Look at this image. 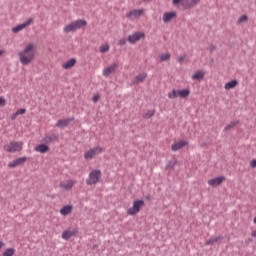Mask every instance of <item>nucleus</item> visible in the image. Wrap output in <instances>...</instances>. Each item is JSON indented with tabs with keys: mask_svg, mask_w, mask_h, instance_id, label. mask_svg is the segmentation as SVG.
Listing matches in <instances>:
<instances>
[{
	"mask_svg": "<svg viewBox=\"0 0 256 256\" xmlns=\"http://www.w3.org/2000/svg\"><path fill=\"white\" fill-rule=\"evenodd\" d=\"M35 57H37V51L34 43H28L24 49L18 52V60L23 67L31 65L35 61Z\"/></svg>",
	"mask_w": 256,
	"mask_h": 256,
	"instance_id": "f257e3e1",
	"label": "nucleus"
},
{
	"mask_svg": "<svg viewBox=\"0 0 256 256\" xmlns=\"http://www.w3.org/2000/svg\"><path fill=\"white\" fill-rule=\"evenodd\" d=\"M145 207V200L136 199L132 203V207L128 208L126 213L127 215L133 217V215H137L140 213L141 209Z\"/></svg>",
	"mask_w": 256,
	"mask_h": 256,
	"instance_id": "f03ea898",
	"label": "nucleus"
},
{
	"mask_svg": "<svg viewBox=\"0 0 256 256\" xmlns=\"http://www.w3.org/2000/svg\"><path fill=\"white\" fill-rule=\"evenodd\" d=\"M103 151H105V148L101 146L90 148L89 150H86L84 152V159H86L87 161H90L91 159H95V157H97L98 155H101Z\"/></svg>",
	"mask_w": 256,
	"mask_h": 256,
	"instance_id": "7ed1b4c3",
	"label": "nucleus"
},
{
	"mask_svg": "<svg viewBox=\"0 0 256 256\" xmlns=\"http://www.w3.org/2000/svg\"><path fill=\"white\" fill-rule=\"evenodd\" d=\"M7 153H19L23 151V142L12 141L3 147Z\"/></svg>",
	"mask_w": 256,
	"mask_h": 256,
	"instance_id": "20e7f679",
	"label": "nucleus"
},
{
	"mask_svg": "<svg viewBox=\"0 0 256 256\" xmlns=\"http://www.w3.org/2000/svg\"><path fill=\"white\" fill-rule=\"evenodd\" d=\"M99 181H101V170L99 169L92 170L86 179L87 185H97Z\"/></svg>",
	"mask_w": 256,
	"mask_h": 256,
	"instance_id": "39448f33",
	"label": "nucleus"
},
{
	"mask_svg": "<svg viewBox=\"0 0 256 256\" xmlns=\"http://www.w3.org/2000/svg\"><path fill=\"white\" fill-rule=\"evenodd\" d=\"M75 185H77V180L67 179V180L61 181L59 184V187L62 191H71V189H73Z\"/></svg>",
	"mask_w": 256,
	"mask_h": 256,
	"instance_id": "423d86ee",
	"label": "nucleus"
},
{
	"mask_svg": "<svg viewBox=\"0 0 256 256\" xmlns=\"http://www.w3.org/2000/svg\"><path fill=\"white\" fill-rule=\"evenodd\" d=\"M141 39H145V32H135L128 36V43L133 45L137 43V41H141Z\"/></svg>",
	"mask_w": 256,
	"mask_h": 256,
	"instance_id": "0eeeda50",
	"label": "nucleus"
},
{
	"mask_svg": "<svg viewBox=\"0 0 256 256\" xmlns=\"http://www.w3.org/2000/svg\"><path fill=\"white\" fill-rule=\"evenodd\" d=\"M143 13H145L144 9H133L126 14V17L127 19H131V21H133L135 19H139V17H142Z\"/></svg>",
	"mask_w": 256,
	"mask_h": 256,
	"instance_id": "6e6552de",
	"label": "nucleus"
},
{
	"mask_svg": "<svg viewBox=\"0 0 256 256\" xmlns=\"http://www.w3.org/2000/svg\"><path fill=\"white\" fill-rule=\"evenodd\" d=\"M33 25V18H29L26 22L19 24L12 28V33H20L23 29H27V27Z\"/></svg>",
	"mask_w": 256,
	"mask_h": 256,
	"instance_id": "1a4fd4ad",
	"label": "nucleus"
},
{
	"mask_svg": "<svg viewBox=\"0 0 256 256\" xmlns=\"http://www.w3.org/2000/svg\"><path fill=\"white\" fill-rule=\"evenodd\" d=\"M118 67H119V64L112 63L110 66L103 69L102 75L104 77H109L110 75H113V73H115V71H117Z\"/></svg>",
	"mask_w": 256,
	"mask_h": 256,
	"instance_id": "9d476101",
	"label": "nucleus"
},
{
	"mask_svg": "<svg viewBox=\"0 0 256 256\" xmlns=\"http://www.w3.org/2000/svg\"><path fill=\"white\" fill-rule=\"evenodd\" d=\"M187 145H189V141L187 140L176 141L172 144L171 150L180 151V149H183V147H187Z\"/></svg>",
	"mask_w": 256,
	"mask_h": 256,
	"instance_id": "9b49d317",
	"label": "nucleus"
},
{
	"mask_svg": "<svg viewBox=\"0 0 256 256\" xmlns=\"http://www.w3.org/2000/svg\"><path fill=\"white\" fill-rule=\"evenodd\" d=\"M201 3V0H183L182 7L183 9H193V7H197Z\"/></svg>",
	"mask_w": 256,
	"mask_h": 256,
	"instance_id": "f8f14e48",
	"label": "nucleus"
},
{
	"mask_svg": "<svg viewBox=\"0 0 256 256\" xmlns=\"http://www.w3.org/2000/svg\"><path fill=\"white\" fill-rule=\"evenodd\" d=\"M225 179H226L225 176L212 178L208 180V185H210V187H219V185L224 183Z\"/></svg>",
	"mask_w": 256,
	"mask_h": 256,
	"instance_id": "ddd939ff",
	"label": "nucleus"
},
{
	"mask_svg": "<svg viewBox=\"0 0 256 256\" xmlns=\"http://www.w3.org/2000/svg\"><path fill=\"white\" fill-rule=\"evenodd\" d=\"M77 233H78L77 229L68 228L62 232V239H64V241H69V238L75 237Z\"/></svg>",
	"mask_w": 256,
	"mask_h": 256,
	"instance_id": "4468645a",
	"label": "nucleus"
},
{
	"mask_svg": "<svg viewBox=\"0 0 256 256\" xmlns=\"http://www.w3.org/2000/svg\"><path fill=\"white\" fill-rule=\"evenodd\" d=\"M177 17V12L171 11V12H165L162 16L163 23H170V21H173Z\"/></svg>",
	"mask_w": 256,
	"mask_h": 256,
	"instance_id": "2eb2a0df",
	"label": "nucleus"
},
{
	"mask_svg": "<svg viewBox=\"0 0 256 256\" xmlns=\"http://www.w3.org/2000/svg\"><path fill=\"white\" fill-rule=\"evenodd\" d=\"M192 81H203L205 79V72L204 70H196L192 76Z\"/></svg>",
	"mask_w": 256,
	"mask_h": 256,
	"instance_id": "dca6fc26",
	"label": "nucleus"
},
{
	"mask_svg": "<svg viewBox=\"0 0 256 256\" xmlns=\"http://www.w3.org/2000/svg\"><path fill=\"white\" fill-rule=\"evenodd\" d=\"M27 161V157H20L10 163H8V167H10V169H13L15 167H19V165H23L25 164V162Z\"/></svg>",
	"mask_w": 256,
	"mask_h": 256,
	"instance_id": "f3484780",
	"label": "nucleus"
},
{
	"mask_svg": "<svg viewBox=\"0 0 256 256\" xmlns=\"http://www.w3.org/2000/svg\"><path fill=\"white\" fill-rule=\"evenodd\" d=\"M71 121H75V118L72 117V118L60 119L58 120L56 127H59L60 129H62L63 127H68Z\"/></svg>",
	"mask_w": 256,
	"mask_h": 256,
	"instance_id": "a211bd4d",
	"label": "nucleus"
},
{
	"mask_svg": "<svg viewBox=\"0 0 256 256\" xmlns=\"http://www.w3.org/2000/svg\"><path fill=\"white\" fill-rule=\"evenodd\" d=\"M145 79H147V73H140L132 80V85H139V83H143Z\"/></svg>",
	"mask_w": 256,
	"mask_h": 256,
	"instance_id": "6ab92c4d",
	"label": "nucleus"
},
{
	"mask_svg": "<svg viewBox=\"0 0 256 256\" xmlns=\"http://www.w3.org/2000/svg\"><path fill=\"white\" fill-rule=\"evenodd\" d=\"M71 213H73V205H66L60 209V215H62V217H67V215H71Z\"/></svg>",
	"mask_w": 256,
	"mask_h": 256,
	"instance_id": "aec40b11",
	"label": "nucleus"
},
{
	"mask_svg": "<svg viewBox=\"0 0 256 256\" xmlns=\"http://www.w3.org/2000/svg\"><path fill=\"white\" fill-rule=\"evenodd\" d=\"M74 24V29L77 31L79 29H83V27H87V22L83 19H78L72 22Z\"/></svg>",
	"mask_w": 256,
	"mask_h": 256,
	"instance_id": "412c9836",
	"label": "nucleus"
},
{
	"mask_svg": "<svg viewBox=\"0 0 256 256\" xmlns=\"http://www.w3.org/2000/svg\"><path fill=\"white\" fill-rule=\"evenodd\" d=\"M76 63H77V59L72 58V59H69L68 61L64 62L62 64V67L64 69H73V67H75Z\"/></svg>",
	"mask_w": 256,
	"mask_h": 256,
	"instance_id": "4be33fe9",
	"label": "nucleus"
},
{
	"mask_svg": "<svg viewBox=\"0 0 256 256\" xmlns=\"http://www.w3.org/2000/svg\"><path fill=\"white\" fill-rule=\"evenodd\" d=\"M237 85H239V82L237 80H231L225 84L224 89L226 91H231V89H235Z\"/></svg>",
	"mask_w": 256,
	"mask_h": 256,
	"instance_id": "5701e85b",
	"label": "nucleus"
},
{
	"mask_svg": "<svg viewBox=\"0 0 256 256\" xmlns=\"http://www.w3.org/2000/svg\"><path fill=\"white\" fill-rule=\"evenodd\" d=\"M37 153H47L49 151V146L46 144H40L34 148Z\"/></svg>",
	"mask_w": 256,
	"mask_h": 256,
	"instance_id": "b1692460",
	"label": "nucleus"
},
{
	"mask_svg": "<svg viewBox=\"0 0 256 256\" xmlns=\"http://www.w3.org/2000/svg\"><path fill=\"white\" fill-rule=\"evenodd\" d=\"M188 95H191V91L189 89L178 90V97L181 99H186Z\"/></svg>",
	"mask_w": 256,
	"mask_h": 256,
	"instance_id": "393cba45",
	"label": "nucleus"
},
{
	"mask_svg": "<svg viewBox=\"0 0 256 256\" xmlns=\"http://www.w3.org/2000/svg\"><path fill=\"white\" fill-rule=\"evenodd\" d=\"M64 33H73L75 32V24L73 22L69 23L63 28Z\"/></svg>",
	"mask_w": 256,
	"mask_h": 256,
	"instance_id": "a878e982",
	"label": "nucleus"
},
{
	"mask_svg": "<svg viewBox=\"0 0 256 256\" xmlns=\"http://www.w3.org/2000/svg\"><path fill=\"white\" fill-rule=\"evenodd\" d=\"M222 239L223 238L221 236L211 237L206 241L205 245H213L214 243H217Z\"/></svg>",
	"mask_w": 256,
	"mask_h": 256,
	"instance_id": "bb28decb",
	"label": "nucleus"
},
{
	"mask_svg": "<svg viewBox=\"0 0 256 256\" xmlns=\"http://www.w3.org/2000/svg\"><path fill=\"white\" fill-rule=\"evenodd\" d=\"M109 49H111V46L108 43L102 44L99 47V53H109Z\"/></svg>",
	"mask_w": 256,
	"mask_h": 256,
	"instance_id": "cd10ccee",
	"label": "nucleus"
},
{
	"mask_svg": "<svg viewBox=\"0 0 256 256\" xmlns=\"http://www.w3.org/2000/svg\"><path fill=\"white\" fill-rule=\"evenodd\" d=\"M247 21H249V17L247 15H241L237 21H236V25H243L244 23H247Z\"/></svg>",
	"mask_w": 256,
	"mask_h": 256,
	"instance_id": "c85d7f7f",
	"label": "nucleus"
},
{
	"mask_svg": "<svg viewBox=\"0 0 256 256\" xmlns=\"http://www.w3.org/2000/svg\"><path fill=\"white\" fill-rule=\"evenodd\" d=\"M169 59H171V54L170 53H162L160 56H159V61L161 63H163V61H169Z\"/></svg>",
	"mask_w": 256,
	"mask_h": 256,
	"instance_id": "c756f323",
	"label": "nucleus"
},
{
	"mask_svg": "<svg viewBox=\"0 0 256 256\" xmlns=\"http://www.w3.org/2000/svg\"><path fill=\"white\" fill-rule=\"evenodd\" d=\"M237 125H239V121L230 122L228 125H226L224 130L231 131V129H234V127H237Z\"/></svg>",
	"mask_w": 256,
	"mask_h": 256,
	"instance_id": "7c9ffc66",
	"label": "nucleus"
},
{
	"mask_svg": "<svg viewBox=\"0 0 256 256\" xmlns=\"http://www.w3.org/2000/svg\"><path fill=\"white\" fill-rule=\"evenodd\" d=\"M15 250L13 248H7L3 253L2 256H14Z\"/></svg>",
	"mask_w": 256,
	"mask_h": 256,
	"instance_id": "2f4dec72",
	"label": "nucleus"
},
{
	"mask_svg": "<svg viewBox=\"0 0 256 256\" xmlns=\"http://www.w3.org/2000/svg\"><path fill=\"white\" fill-rule=\"evenodd\" d=\"M179 97L178 90H172L168 93V99H177Z\"/></svg>",
	"mask_w": 256,
	"mask_h": 256,
	"instance_id": "473e14b6",
	"label": "nucleus"
},
{
	"mask_svg": "<svg viewBox=\"0 0 256 256\" xmlns=\"http://www.w3.org/2000/svg\"><path fill=\"white\" fill-rule=\"evenodd\" d=\"M153 115H155V110H148V111L144 114V117H145V119H151V117H153Z\"/></svg>",
	"mask_w": 256,
	"mask_h": 256,
	"instance_id": "72a5a7b5",
	"label": "nucleus"
},
{
	"mask_svg": "<svg viewBox=\"0 0 256 256\" xmlns=\"http://www.w3.org/2000/svg\"><path fill=\"white\" fill-rule=\"evenodd\" d=\"M175 165H177V161L173 160L168 162V164L166 165V169H173V167H175Z\"/></svg>",
	"mask_w": 256,
	"mask_h": 256,
	"instance_id": "f704fd0d",
	"label": "nucleus"
},
{
	"mask_svg": "<svg viewBox=\"0 0 256 256\" xmlns=\"http://www.w3.org/2000/svg\"><path fill=\"white\" fill-rule=\"evenodd\" d=\"M99 99H101V95H99V93L94 94L92 101L93 103H97V101H99Z\"/></svg>",
	"mask_w": 256,
	"mask_h": 256,
	"instance_id": "c9c22d12",
	"label": "nucleus"
},
{
	"mask_svg": "<svg viewBox=\"0 0 256 256\" xmlns=\"http://www.w3.org/2000/svg\"><path fill=\"white\" fill-rule=\"evenodd\" d=\"M179 3L183 7V0H172V4L174 5V7H177V5H179Z\"/></svg>",
	"mask_w": 256,
	"mask_h": 256,
	"instance_id": "e433bc0d",
	"label": "nucleus"
},
{
	"mask_svg": "<svg viewBox=\"0 0 256 256\" xmlns=\"http://www.w3.org/2000/svg\"><path fill=\"white\" fill-rule=\"evenodd\" d=\"M7 105V100L5 98L0 97V107H5Z\"/></svg>",
	"mask_w": 256,
	"mask_h": 256,
	"instance_id": "4c0bfd02",
	"label": "nucleus"
},
{
	"mask_svg": "<svg viewBox=\"0 0 256 256\" xmlns=\"http://www.w3.org/2000/svg\"><path fill=\"white\" fill-rule=\"evenodd\" d=\"M126 44H127V39H125V38H121L118 42V45H120V46H123V45H126Z\"/></svg>",
	"mask_w": 256,
	"mask_h": 256,
	"instance_id": "58836bf2",
	"label": "nucleus"
},
{
	"mask_svg": "<svg viewBox=\"0 0 256 256\" xmlns=\"http://www.w3.org/2000/svg\"><path fill=\"white\" fill-rule=\"evenodd\" d=\"M25 113H26V110L24 108H21V109L16 111L17 115H25Z\"/></svg>",
	"mask_w": 256,
	"mask_h": 256,
	"instance_id": "ea45409f",
	"label": "nucleus"
},
{
	"mask_svg": "<svg viewBox=\"0 0 256 256\" xmlns=\"http://www.w3.org/2000/svg\"><path fill=\"white\" fill-rule=\"evenodd\" d=\"M185 57H186L185 55L179 56L178 59H177L178 63L182 64L183 61H185Z\"/></svg>",
	"mask_w": 256,
	"mask_h": 256,
	"instance_id": "a19ab883",
	"label": "nucleus"
},
{
	"mask_svg": "<svg viewBox=\"0 0 256 256\" xmlns=\"http://www.w3.org/2000/svg\"><path fill=\"white\" fill-rule=\"evenodd\" d=\"M250 167H252V169H255V167H256V159H254V160H252L250 162Z\"/></svg>",
	"mask_w": 256,
	"mask_h": 256,
	"instance_id": "79ce46f5",
	"label": "nucleus"
},
{
	"mask_svg": "<svg viewBox=\"0 0 256 256\" xmlns=\"http://www.w3.org/2000/svg\"><path fill=\"white\" fill-rule=\"evenodd\" d=\"M17 117H19V115L17 114V112H15L14 114L11 115V120L15 121V119H17Z\"/></svg>",
	"mask_w": 256,
	"mask_h": 256,
	"instance_id": "37998d69",
	"label": "nucleus"
},
{
	"mask_svg": "<svg viewBox=\"0 0 256 256\" xmlns=\"http://www.w3.org/2000/svg\"><path fill=\"white\" fill-rule=\"evenodd\" d=\"M3 55H5V50L0 49V57H3Z\"/></svg>",
	"mask_w": 256,
	"mask_h": 256,
	"instance_id": "c03bdc74",
	"label": "nucleus"
},
{
	"mask_svg": "<svg viewBox=\"0 0 256 256\" xmlns=\"http://www.w3.org/2000/svg\"><path fill=\"white\" fill-rule=\"evenodd\" d=\"M3 247H5V243L3 241H0V250L3 249Z\"/></svg>",
	"mask_w": 256,
	"mask_h": 256,
	"instance_id": "a18cd8bd",
	"label": "nucleus"
},
{
	"mask_svg": "<svg viewBox=\"0 0 256 256\" xmlns=\"http://www.w3.org/2000/svg\"><path fill=\"white\" fill-rule=\"evenodd\" d=\"M252 236H253V237H256V232H255V231L252 232Z\"/></svg>",
	"mask_w": 256,
	"mask_h": 256,
	"instance_id": "49530a36",
	"label": "nucleus"
},
{
	"mask_svg": "<svg viewBox=\"0 0 256 256\" xmlns=\"http://www.w3.org/2000/svg\"><path fill=\"white\" fill-rule=\"evenodd\" d=\"M215 47L210 48V51H214Z\"/></svg>",
	"mask_w": 256,
	"mask_h": 256,
	"instance_id": "de8ad7c7",
	"label": "nucleus"
},
{
	"mask_svg": "<svg viewBox=\"0 0 256 256\" xmlns=\"http://www.w3.org/2000/svg\"><path fill=\"white\" fill-rule=\"evenodd\" d=\"M254 223H256V217H254Z\"/></svg>",
	"mask_w": 256,
	"mask_h": 256,
	"instance_id": "09e8293b",
	"label": "nucleus"
}]
</instances>
